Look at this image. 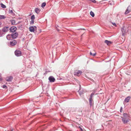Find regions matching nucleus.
Wrapping results in <instances>:
<instances>
[{
  "mask_svg": "<svg viewBox=\"0 0 131 131\" xmlns=\"http://www.w3.org/2000/svg\"><path fill=\"white\" fill-rule=\"evenodd\" d=\"M105 41H108V40H105Z\"/></svg>",
  "mask_w": 131,
  "mask_h": 131,
  "instance_id": "4c0bfd02",
  "label": "nucleus"
},
{
  "mask_svg": "<svg viewBox=\"0 0 131 131\" xmlns=\"http://www.w3.org/2000/svg\"><path fill=\"white\" fill-rule=\"evenodd\" d=\"M131 12V7L129 6L127 8L126 10L125 14H127Z\"/></svg>",
  "mask_w": 131,
  "mask_h": 131,
  "instance_id": "20e7f679",
  "label": "nucleus"
},
{
  "mask_svg": "<svg viewBox=\"0 0 131 131\" xmlns=\"http://www.w3.org/2000/svg\"><path fill=\"white\" fill-rule=\"evenodd\" d=\"M12 25H14L16 24L15 21L14 19L11 20H10Z\"/></svg>",
  "mask_w": 131,
  "mask_h": 131,
  "instance_id": "dca6fc26",
  "label": "nucleus"
},
{
  "mask_svg": "<svg viewBox=\"0 0 131 131\" xmlns=\"http://www.w3.org/2000/svg\"><path fill=\"white\" fill-rule=\"evenodd\" d=\"M112 43V41H104V43L108 46L110 45Z\"/></svg>",
  "mask_w": 131,
  "mask_h": 131,
  "instance_id": "f3484780",
  "label": "nucleus"
},
{
  "mask_svg": "<svg viewBox=\"0 0 131 131\" xmlns=\"http://www.w3.org/2000/svg\"><path fill=\"white\" fill-rule=\"evenodd\" d=\"M3 88L6 89L7 88V87L5 85H4L3 86Z\"/></svg>",
  "mask_w": 131,
  "mask_h": 131,
  "instance_id": "c756f323",
  "label": "nucleus"
},
{
  "mask_svg": "<svg viewBox=\"0 0 131 131\" xmlns=\"http://www.w3.org/2000/svg\"><path fill=\"white\" fill-rule=\"evenodd\" d=\"M80 129H81V131H82L83 130H82V129L81 128V127H80Z\"/></svg>",
  "mask_w": 131,
  "mask_h": 131,
  "instance_id": "c9c22d12",
  "label": "nucleus"
},
{
  "mask_svg": "<svg viewBox=\"0 0 131 131\" xmlns=\"http://www.w3.org/2000/svg\"><path fill=\"white\" fill-rule=\"evenodd\" d=\"M6 38L8 40H12L13 39L11 34H8Z\"/></svg>",
  "mask_w": 131,
  "mask_h": 131,
  "instance_id": "9d476101",
  "label": "nucleus"
},
{
  "mask_svg": "<svg viewBox=\"0 0 131 131\" xmlns=\"http://www.w3.org/2000/svg\"><path fill=\"white\" fill-rule=\"evenodd\" d=\"M112 24L113 25L115 26H116V25L115 23H112Z\"/></svg>",
  "mask_w": 131,
  "mask_h": 131,
  "instance_id": "2f4dec72",
  "label": "nucleus"
},
{
  "mask_svg": "<svg viewBox=\"0 0 131 131\" xmlns=\"http://www.w3.org/2000/svg\"><path fill=\"white\" fill-rule=\"evenodd\" d=\"M90 55H91L93 56H95V55H96V53H91V52H90Z\"/></svg>",
  "mask_w": 131,
  "mask_h": 131,
  "instance_id": "c85d7f7f",
  "label": "nucleus"
},
{
  "mask_svg": "<svg viewBox=\"0 0 131 131\" xmlns=\"http://www.w3.org/2000/svg\"><path fill=\"white\" fill-rule=\"evenodd\" d=\"M46 5V3L45 2H44L41 5V7L43 8Z\"/></svg>",
  "mask_w": 131,
  "mask_h": 131,
  "instance_id": "a878e982",
  "label": "nucleus"
},
{
  "mask_svg": "<svg viewBox=\"0 0 131 131\" xmlns=\"http://www.w3.org/2000/svg\"><path fill=\"white\" fill-rule=\"evenodd\" d=\"M1 7L3 8H6V6L5 5H4L2 3H1Z\"/></svg>",
  "mask_w": 131,
  "mask_h": 131,
  "instance_id": "aec40b11",
  "label": "nucleus"
},
{
  "mask_svg": "<svg viewBox=\"0 0 131 131\" xmlns=\"http://www.w3.org/2000/svg\"><path fill=\"white\" fill-rule=\"evenodd\" d=\"M15 54L16 56H21V52L19 50H16L15 51Z\"/></svg>",
  "mask_w": 131,
  "mask_h": 131,
  "instance_id": "f03ea898",
  "label": "nucleus"
},
{
  "mask_svg": "<svg viewBox=\"0 0 131 131\" xmlns=\"http://www.w3.org/2000/svg\"><path fill=\"white\" fill-rule=\"evenodd\" d=\"M13 12V10H12L10 11V13H12Z\"/></svg>",
  "mask_w": 131,
  "mask_h": 131,
  "instance_id": "f704fd0d",
  "label": "nucleus"
},
{
  "mask_svg": "<svg viewBox=\"0 0 131 131\" xmlns=\"http://www.w3.org/2000/svg\"><path fill=\"white\" fill-rule=\"evenodd\" d=\"M14 41H16L15 40H14Z\"/></svg>",
  "mask_w": 131,
  "mask_h": 131,
  "instance_id": "58836bf2",
  "label": "nucleus"
},
{
  "mask_svg": "<svg viewBox=\"0 0 131 131\" xmlns=\"http://www.w3.org/2000/svg\"><path fill=\"white\" fill-rule=\"evenodd\" d=\"M82 72L81 71L78 70L75 71L74 73V74L75 75H77L78 76H80Z\"/></svg>",
  "mask_w": 131,
  "mask_h": 131,
  "instance_id": "7ed1b4c3",
  "label": "nucleus"
},
{
  "mask_svg": "<svg viewBox=\"0 0 131 131\" xmlns=\"http://www.w3.org/2000/svg\"><path fill=\"white\" fill-rule=\"evenodd\" d=\"M13 79V77L12 76H10L6 77V80L7 81L9 82L11 81Z\"/></svg>",
  "mask_w": 131,
  "mask_h": 131,
  "instance_id": "9b49d317",
  "label": "nucleus"
},
{
  "mask_svg": "<svg viewBox=\"0 0 131 131\" xmlns=\"http://www.w3.org/2000/svg\"><path fill=\"white\" fill-rule=\"evenodd\" d=\"M92 99H89V102L90 107H91L93 105Z\"/></svg>",
  "mask_w": 131,
  "mask_h": 131,
  "instance_id": "a211bd4d",
  "label": "nucleus"
},
{
  "mask_svg": "<svg viewBox=\"0 0 131 131\" xmlns=\"http://www.w3.org/2000/svg\"><path fill=\"white\" fill-rule=\"evenodd\" d=\"M9 28V27H3L2 30L4 32H7L8 31Z\"/></svg>",
  "mask_w": 131,
  "mask_h": 131,
  "instance_id": "1a4fd4ad",
  "label": "nucleus"
},
{
  "mask_svg": "<svg viewBox=\"0 0 131 131\" xmlns=\"http://www.w3.org/2000/svg\"><path fill=\"white\" fill-rule=\"evenodd\" d=\"M4 34V32L2 30H0V37L3 36Z\"/></svg>",
  "mask_w": 131,
  "mask_h": 131,
  "instance_id": "6ab92c4d",
  "label": "nucleus"
},
{
  "mask_svg": "<svg viewBox=\"0 0 131 131\" xmlns=\"http://www.w3.org/2000/svg\"><path fill=\"white\" fill-rule=\"evenodd\" d=\"M1 74L0 73V77H1Z\"/></svg>",
  "mask_w": 131,
  "mask_h": 131,
  "instance_id": "e433bc0d",
  "label": "nucleus"
},
{
  "mask_svg": "<svg viewBox=\"0 0 131 131\" xmlns=\"http://www.w3.org/2000/svg\"><path fill=\"white\" fill-rule=\"evenodd\" d=\"M35 18V16L34 15H32L31 17V19L34 20Z\"/></svg>",
  "mask_w": 131,
  "mask_h": 131,
  "instance_id": "cd10ccee",
  "label": "nucleus"
},
{
  "mask_svg": "<svg viewBox=\"0 0 131 131\" xmlns=\"http://www.w3.org/2000/svg\"><path fill=\"white\" fill-rule=\"evenodd\" d=\"M3 79L2 78L0 77V81H2Z\"/></svg>",
  "mask_w": 131,
  "mask_h": 131,
  "instance_id": "72a5a7b5",
  "label": "nucleus"
},
{
  "mask_svg": "<svg viewBox=\"0 0 131 131\" xmlns=\"http://www.w3.org/2000/svg\"><path fill=\"white\" fill-rule=\"evenodd\" d=\"M48 79L50 82H53L55 81V78L52 76L48 78Z\"/></svg>",
  "mask_w": 131,
  "mask_h": 131,
  "instance_id": "0eeeda50",
  "label": "nucleus"
},
{
  "mask_svg": "<svg viewBox=\"0 0 131 131\" xmlns=\"http://www.w3.org/2000/svg\"><path fill=\"white\" fill-rule=\"evenodd\" d=\"M121 31L122 32V35L123 36H124L125 35V33L126 32V30L124 29V28L123 27L121 29Z\"/></svg>",
  "mask_w": 131,
  "mask_h": 131,
  "instance_id": "ddd939ff",
  "label": "nucleus"
},
{
  "mask_svg": "<svg viewBox=\"0 0 131 131\" xmlns=\"http://www.w3.org/2000/svg\"><path fill=\"white\" fill-rule=\"evenodd\" d=\"M122 107H121V108L120 110V111L121 112H122Z\"/></svg>",
  "mask_w": 131,
  "mask_h": 131,
  "instance_id": "473e14b6",
  "label": "nucleus"
},
{
  "mask_svg": "<svg viewBox=\"0 0 131 131\" xmlns=\"http://www.w3.org/2000/svg\"><path fill=\"white\" fill-rule=\"evenodd\" d=\"M35 11L37 14H38L40 11L41 10L38 8H36L35 9Z\"/></svg>",
  "mask_w": 131,
  "mask_h": 131,
  "instance_id": "4468645a",
  "label": "nucleus"
},
{
  "mask_svg": "<svg viewBox=\"0 0 131 131\" xmlns=\"http://www.w3.org/2000/svg\"><path fill=\"white\" fill-rule=\"evenodd\" d=\"M17 30V28L14 26L12 27L10 29V30L11 32H14Z\"/></svg>",
  "mask_w": 131,
  "mask_h": 131,
  "instance_id": "423d86ee",
  "label": "nucleus"
},
{
  "mask_svg": "<svg viewBox=\"0 0 131 131\" xmlns=\"http://www.w3.org/2000/svg\"><path fill=\"white\" fill-rule=\"evenodd\" d=\"M6 18V17L4 15H0V19H4Z\"/></svg>",
  "mask_w": 131,
  "mask_h": 131,
  "instance_id": "412c9836",
  "label": "nucleus"
},
{
  "mask_svg": "<svg viewBox=\"0 0 131 131\" xmlns=\"http://www.w3.org/2000/svg\"><path fill=\"white\" fill-rule=\"evenodd\" d=\"M29 30L31 32H34L35 31H36L37 30L36 27V26H31L29 28Z\"/></svg>",
  "mask_w": 131,
  "mask_h": 131,
  "instance_id": "f257e3e1",
  "label": "nucleus"
},
{
  "mask_svg": "<svg viewBox=\"0 0 131 131\" xmlns=\"http://www.w3.org/2000/svg\"><path fill=\"white\" fill-rule=\"evenodd\" d=\"M13 39L16 38L18 36V34L17 32H16L11 34Z\"/></svg>",
  "mask_w": 131,
  "mask_h": 131,
  "instance_id": "39448f33",
  "label": "nucleus"
},
{
  "mask_svg": "<svg viewBox=\"0 0 131 131\" xmlns=\"http://www.w3.org/2000/svg\"><path fill=\"white\" fill-rule=\"evenodd\" d=\"M129 116V115L127 114V113H124L123 114V117H126L127 116Z\"/></svg>",
  "mask_w": 131,
  "mask_h": 131,
  "instance_id": "4be33fe9",
  "label": "nucleus"
},
{
  "mask_svg": "<svg viewBox=\"0 0 131 131\" xmlns=\"http://www.w3.org/2000/svg\"><path fill=\"white\" fill-rule=\"evenodd\" d=\"M89 0L91 1L92 2L94 3H95L96 2L95 1V0Z\"/></svg>",
  "mask_w": 131,
  "mask_h": 131,
  "instance_id": "7c9ffc66",
  "label": "nucleus"
},
{
  "mask_svg": "<svg viewBox=\"0 0 131 131\" xmlns=\"http://www.w3.org/2000/svg\"><path fill=\"white\" fill-rule=\"evenodd\" d=\"M130 117L129 116H127L126 117H121V118H122H122H125L126 119H129V120H130Z\"/></svg>",
  "mask_w": 131,
  "mask_h": 131,
  "instance_id": "b1692460",
  "label": "nucleus"
},
{
  "mask_svg": "<svg viewBox=\"0 0 131 131\" xmlns=\"http://www.w3.org/2000/svg\"><path fill=\"white\" fill-rule=\"evenodd\" d=\"M130 120L128 119H126L125 118H122V121L123 123L124 124H126L127 123L129 122Z\"/></svg>",
  "mask_w": 131,
  "mask_h": 131,
  "instance_id": "6e6552de",
  "label": "nucleus"
},
{
  "mask_svg": "<svg viewBox=\"0 0 131 131\" xmlns=\"http://www.w3.org/2000/svg\"><path fill=\"white\" fill-rule=\"evenodd\" d=\"M31 21L30 22V24L31 25H33L34 24V20L31 19Z\"/></svg>",
  "mask_w": 131,
  "mask_h": 131,
  "instance_id": "bb28decb",
  "label": "nucleus"
},
{
  "mask_svg": "<svg viewBox=\"0 0 131 131\" xmlns=\"http://www.w3.org/2000/svg\"><path fill=\"white\" fill-rule=\"evenodd\" d=\"M16 44V41H10V45L12 46H14Z\"/></svg>",
  "mask_w": 131,
  "mask_h": 131,
  "instance_id": "2eb2a0df",
  "label": "nucleus"
},
{
  "mask_svg": "<svg viewBox=\"0 0 131 131\" xmlns=\"http://www.w3.org/2000/svg\"><path fill=\"white\" fill-rule=\"evenodd\" d=\"M94 95V93H91L89 99H92V97Z\"/></svg>",
  "mask_w": 131,
  "mask_h": 131,
  "instance_id": "5701e85b",
  "label": "nucleus"
},
{
  "mask_svg": "<svg viewBox=\"0 0 131 131\" xmlns=\"http://www.w3.org/2000/svg\"><path fill=\"white\" fill-rule=\"evenodd\" d=\"M130 98L131 97L130 96L127 97L125 99L124 102L126 103L128 102H129V101Z\"/></svg>",
  "mask_w": 131,
  "mask_h": 131,
  "instance_id": "f8f14e48",
  "label": "nucleus"
},
{
  "mask_svg": "<svg viewBox=\"0 0 131 131\" xmlns=\"http://www.w3.org/2000/svg\"><path fill=\"white\" fill-rule=\"evenodd\" d=\"M90 15L92 17H94V13L93 12H92V11H91L90 12Z\"/></svg>",
  "mask_w": 131,
  "mask_h": 131,
  "instance_id": "393cba45",
  "label": "nucleus"
}]
</instances>
